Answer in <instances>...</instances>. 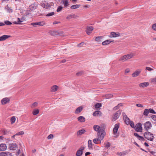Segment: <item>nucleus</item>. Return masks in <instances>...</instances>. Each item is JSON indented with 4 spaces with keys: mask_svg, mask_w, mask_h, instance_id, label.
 <instances>
[{
    "mask_svg": "<svg viewBox=\"0 0 156 156\" xmlns=\"http://www.w3.org/2000/svg\"><path fill=\"white\" fill-rule=\"evenodd\" d=\"M134 56L133 53H130L129 54L125 55L122 56L119 59V61L122 62H125L132 58Z\"/></svg>",
    "mask_w": 156,
    "mask_h": 156,
    "instance_id": "f257e3e1",
    "label": "nucleus"
},
{
    "mask_svg": "<svg viewBox=\"0 0 156 156\" xmlns=\"http://www.w3.org/2000/svg\"><path fill=\"white\" fill-rule=\"evenodd\" d=\"M144 135L146 139L152 141H153L154 138L153 134L148 131L145 132L144 134Z\"/></svg>",
    "mask_w": 156,
    "mask_h": 156,
    "instance_id": "f03ea898",
    "label": "nucleus"
},
{
    "mask_svg": "<svg viewBox=\"0 0 156 156\" xmlns=\"http://www.w3.org/2000/svg\"><path fill=\"white\" fill-rule=\"evenodd\" d=\"M105 134L106 133L104 130L102 129L98 132L97 137L101 141L104 139Z\"/></svg>",
    "mask_w": 156,
    "mask_h": 156,
    "instance_id": "7ed1b4c3",
    "label": "nucleus"
},
{
    "mask_svg": "<svg viewBox=\"0 0 156 156\" xmlns=\"http://www.w3.org/2000/svg\"><path fill=\"white\" fill-rule=\"evenodd\" d=\"M41 4L43 7L45 9H47L52 5L53 3L52 2H48L44 0L42 2Z\"/></svg>",
    "mask_w": 156,
    "mask_h": 156,
    "instance_id": "20e7f679",
    "label": "nucleus"
},
{
    "mask_svg": "<svg viewBox=\"0 0 156 156\" xmlns=\"http://www.w3.org/2000/svg\"><path fill=\"white\" fill-rule=\"evenodd\" d=\"M26 18L25 16H23L21 18H18L17 21L13 22V23L15 24L21 25L22 23H21L26 20Z\"/></svg>",
    "mask_w": 156,
    "mask_h": 156,
    "instance_id": "39448f33",
    "label": "nucleus"
},
{
    "mask_svg": "<svg viewBox=\"0 0 156 156\" xmlns=\"http://www.w3.org/2000/svg\"><path fill=\"white\" fill-rule=\"evenodd\" d=\"M122 111L121 110H119L116 112V113L113 115L112 117V121H115L119 117Z\"/></svg>",
    "mask_w": 156,
    "mask_h": 156,
    "instance_id": "423d86ee",
    "label": "nucleus"
},
{
    "mask_svg": "<svg viewBox=\"0 0 156 156\" xmlns=\"http://www.w3.org/2000/svg\"><path fill=\"white\" fill-rule=\"evenodd\" d=\"M45 24L44 21H40L35 23H32L30 24L32 25L34 27H36V25H38L40 26H43Z\"/></svg>",
    "mask_w": 156,
    "mask_h": 156,
    "instance_id": "0eeeda50",
    "label": "nucleus"
},
{
    "mask_svg": "<svg viewBox=\"0 0 156 156\" xmlns=\"http://www.w3.org/2000/svg\"><path fill=\"white\" fill-rule=\"evenodd\" d=\"M144 129L146 130H148L151 127L152 125L151 122L148 121L144 123Z\"/></svg>",
    "mask_w": 156,
    "mask_h": 156,
    "instance_id": "6e6552de",
    "label": "nucleus"
},
{
    "mask_svg": "<svg viewBox=\"0 0 156 156\" xmlns=\"http://www.w3.org/2000/svg\"><path fill=\"white\" fill-rule=\"evenodd\" d=\"M134 128L135 130L138 132H141L142 130L141 124L140 123L137 124Z\"/></svg>",
    "mask_w": 156,
    "mask_h": 156,
    "instance_id": "1a4fd4ad",
    "label": "nucleus"
},
{
    "mask_svg": "<svg viewBox=\"0 0 156 156\" xmlns=\"http://www.w3.org/2000/svg\"><path fill=\"white\" fill-rule=\"evenodd\" d=\"M85 148L84 147H81L77 151L76 155L77 156H81L83 154V151Z\"/></svg>",
    "mask_w": 156,
    "mask_h": 156,
    "instance_id": "9d476101",
    "label": "nucleus"
},
{
    "mask_svg": "<svg viewBox=\"0 0 156 156\" xmlns=\"http://www.w3.org/2000/svg\"><path fill=\"white\" fill-rule=\"evenodd\" d=\"M119 127V123H117L115 124L114 126V127L113 129V134L116 136H117V132L118 129Z\"/></svg>",
    "mask_w": 156,
    "mask_h": 156,
    "instance_id": "9b49d317",
    "label": "nucleus"
},
{
    "mask_svg": "<svg viewBox=\"0 0 156 156\" xmlns=\"http://www.w3.org/2000/svg\"><path fill=\"white\" fill-rule=\"evenodd\" d=\"M10 102V99L8 98H5L1 101V103L2 105H5L8 104Z\"/></svg>",
    "mask_w": 156,
    "mask_h": 156,
    "instance_id": "f8f14e48",
    "label": "nucleus"
},
{
    "mask_svg": "<svg viewBox=\"0 0 156 156\" xmlns=\"http://www.w3.org/2000/svg\"><path fill=\"white\" fill-rule=\"evenodd\" d=\"M120 34L119 33H115V32H112L110 33V35L109 36V37H115L120 36Z\"/></svg>",
    "mask_w": 156,
    "mask_h": 156,
    "instance_id": "ddd939ff",
    "label": "nucleus"
},
{
    "mask_svg": "<svg viewBox=\"0 0 156 156\" xmlns=\"http://www.w3.org/2000/svg\"><path fill=\"white\" fill-rule=\"evenodd\" d=\"M93 29V27L92 26H87L86 31L87 34L88 35L92 33Z\"/></svg>",
    "mask_w": 156,
    "mask_h": 156,
    "instance_id": "4468645a",
    "label": "nucleus"
},
{
    "mask_svg": "<svg viewBox=\"0 0 156 156\" xmlns=\"http://www.w3.org/2000/svg\"><path fill=\"white\" fill-rule=\"evenodd\" d=\"M0 156H12V153L9 152H3L0 153Z\"/></svg>",
    "mask_w": 156,
    "mask_h": 156,
    "instance_id": "2eb2a0df",
    "label": "nucleus"
},
{
    "mask_svg": "<svg viewBox=\"0 0 156 156\" xmlns=\"http://www.w3.org/2000/svg\"><path fill=\"white\" fill-rule=\"evenodd\" d=\"M17 147V146L16 144L13 143H10L9 144V147L10 150H14Z\"/></svg>",
    "mask_w": 156,
    "mask_h": 156,
    "instance_id": "dca6fc26",
    "label": "nucleus"
},
{
    "mask_svg": "<svg viewBox=\"0 0 156 156\" xmlns=\"http://www.w3.org/2000/svg\"><path fill=\"white\" fill-rule=\"evenodd\" d=\"M141 70L139 69L136 70L132 74V76L133 77H135L138 76L141 72Z\"/></svg>",
    "mask_w": 156,
    "mask_h": 156,
    "instance_id": "f3484780",
    "label": "nucleus"
},
{
    "mask_svg": "<svg viewBox=\"0 0 156 156\" xmlns=\"http://www.w3.org/2000/svg\"><path fill=\"white\" fill-rule=\"evenodd\" d=\"M78 16L75 15V14H70L68 16H67L66 17V18L68 20H69L70 19H72V18H75L76 19L78 18Z\"/></svg>",
    "mask_w": 156,
    "mask_h": 156,
    "instance_id": "a211bd4d",
    "label": "nucleus"
},
{
    "mask_svg": "<svg viewBox=\"0 0 156 156\" xmlns=\"http://www.w3.org/2000/svg\"><path fill=\"white\" fill-rule=\"evenodd\" d=\"M7 149V146L5 144H0V151H5Z\"/></svg>",
    "mask_w": 156,
    "mask_h": 156,
    "instance_id": "6ab92c4d",
    "label": "nucleus"
},
{
    "mask_svg": "<svg viewBox=\"0 0 156 156\" xmlns=\"http://www.w3.org/2000/svg\"><path fill=\"white\" fill-rule=\"evenodd\" d=\"M10 37V36L8 35H3L0 37V41H4Z\"/></svg>",
    "mask_w": 156,
    "mask_h": 156,
    "instance_id": "aec40b11",
    "label": "nucleus"
},
{
    "mask_svg": "<svg viewBox=\"0 0 156 156\" xmlns=\"http://www.w3.org/2000/svg\"><path fill=\"white\" fill-rule=\"evenodd\" d=\"M102 113L99 111H97L94 112L93 113V115L94 116H101Z\"/></svg>",
    "mask_w": 156,
    "mask_h": 156,
    "instance_id": "412c9836",
    "label": "nucleus"
},
{
    "mask_svg": "<svg viewBox=\"0 0 156 156\" xmlns=\"http://www.w3.org/2000/svg\"><path fill=\"white\" fill-rule=\"evenodd\" d=\"M88 148L90 150L93 149V144L92 140H89L88 141Z\"/></svg>",
    "mask_w": 156,
    "mask_h": 156,
    "instance_id": "4be33fe9",
    "label": "nucleus"
},
{
    "mask_svg": "<svg viewBox=\"0 0 156 156\" xmlns=\"http://www.w3.org/2000/svg\"><path fill=\"white\" fill-rule=\"evenodd\" d=\"M58 88V87L57 86L55 85L51 87V91L52 92H55L56 91Z\"/></svg>",
    "mask_w": 156,
    "mask_h": 156,
    "instance_id": "5701e85b",
    "label": "nucleus"
},
{
    "mask_svg": "<svg viewBox=\"0 0 156 156\" xmlns=\"http://www.w3.org/2000/svg\"><path fill=\"white\" fill-rule=\"evenodd\" d=\"M123 119L125 120L126 123L127 125L129 124V122L130 121L129 118L126 115L123 116Z\"/></svg>",
    "mask_w": 156,
    "mask_h": 156,
    "instance_id": "b1692460",
    "label": "nucleus"
},
{
    "mask_svg": "<svg viewBox=\"0 0 156 156\" xmlns=\"http://www.w3.org/2000/svg\"><path fill=\"white\" fill-rule=\"evenodd\" d=\"M149 84L148 82H144L143 83H140L139 84V86L140 87H146Z\"/></svg>",
    "mask_w": 156,
    "mask_h": 156,
    "instance_id": "393cba45",
    "label": "nucleus"
},
{
    "mask_svg": "<svg viewBox=\"0 0 156 156\" xmlns=\"http://www.w3.org/2000/svg\"><path fill=\"white\" fill-rule=\"evenodd\" d=\"M83 107L82 106H80L76 108L75 111V113L77 114L80 113L83 110Z\"/></svg>",
    "mask_w": 156,
    "mask_h": 156,
    "instance_id": "a878e982",
    "label": "nucleus"
},
{
    "mask_svg": "<svg viewBox=\"0 0 156 156\" xmlns=\"http://www.w3.org/2000/svg\"><path fill=\"white\" fill-rule=\"evenodd\" d=\"M77 119L80 122H84L85 121V118L83 116H80L77 118Z\"/></svg>",
    "mask_w": 156,
    "mask_h": 156,
    "instance_id": "bb28decb",
    "label": "nucleus"
},
{
    "mask_svg": "<svg viewBox=\"0 0 156 156\" xmlns=\"http://www.w3.org/2000/svg\"><path fill=\"white\" fill-rule=\"evenodd\" d=\"M86 132V131L84 129H82L78 130L77 133V135H81L84 134Z\"/></svg>",
    "mask_w": 156,
    "mask_h": 156,
    "instance_id": "cd10ccee",
    "label": "nucleus"
},
{
    "mask_svg": "<svg viewBox=\"0 0 156 156\" xmlns=\"http://www.w3.org/2000/svg\"><path fill=\"white\" fill-rule=\"evenodd\" d=\"M62 2L65 7H67L69 5L68 0H62Z\"/></svg>",
    "mask_w": 156,
    "mask_h": 156,
    "instance_id": "c85d7f7f",
    "label": "nucleus"
},
{
    "mask_svg": "<svg viewBox=\"0 0 156 156\" xmlns=\"http://www.w3.org/2000/svg\"><path fill=\"white\" fill-rule=\"evenodd\" d=\"M103 37L102 36H100L96 37L95 39V41L97 42H100L101 41V39H102Z\"/></svg>",
    "mask_w": 156,
    "mask_h": 156,
    "instance_id": "c756f323",
    "label": "nucleus"
},
{
    "mask_svg": "<svg viewBox=\"0 0 156 156\" xmlns=\"http://www.w3.org/2000/svg\"><path fill=\"white\" fill-rule=\"evenodd\" d=\"M94 130L97 132H98L100 130H101L100 128V127L98 125H94L93 126Z\"/></svg>",
    "mask_w": 156,
    "mask_h": 156,
    "instance_id": "7c9ffc66",
    "label": "nucleus"
},
{
    "mask_svg": "<svg viewBox=\"0 0 156 156\" xmlns=\"http://www.w3.org/2000/svg\"><path fill=\"white\" fill-rule=\"evenodd\" d=\"M36 5L35 3L32 4L29 6V8L30 10H33L36 9Z\"/></svg>",
    "mask_w": 156,
    "mask_h": 156,
    "instance_id": "2f4dec72",
    "label": "nucleus"
},
{
    "mask_svg": "<svg viewBox=\"0 0 156 156\" xmlns=\"http://www.w3.org/2000/svg\"><path fill=\"white\" fill-rule=\"evenodd\" d=\"M112 41L110 40H106L102 42V44L103 45H105L110 43Z\"/></svg>",
    "mask_w": 156,
    "mask_h": 156,
    "instance_id": "473e14b6",
    "label": "nucleus"
},
{
    "mask_svg": "<svg viewBox=\"0 0 156 156\" xmlns=\"http://www.w3.org/2000/svg\"><path fill=\"white\" fill-rule=\"evenodd\" d=\"M80 6V5H74L71 6L70 7V8L71 9H75L79 8Z\"/></svg>",
    "mask_w": 156,
    "mask_h": 156,
    "instance_id": "72a5a7b5",
    "label": "nucleus"
},
{
    "mask_svg": "<svg viewBox=\"0 0 156 156\" xmlns=\"http://www.w3.org/2000/svg\"><path fill=\"white\" fill-rule=\"evenodd\" d=\"M2 132L4 134H8L9 133V131L5 129H3L1 130Z\"/></svg>",
    "mask_w": 156,
    "mask_h": 156,
    "instance_id": "f704fd0d",
    "label": "nucleus"
},
{
    "mask_svg": "<svg viewBox=\"0 0 156 156\" xmlns=\"http://www.w3.org/2000/svg\"><path fill=\"white\" fill-rule=\"evenodd\" d=\"M51 33L52 35L55 36L58 34L59 35V33L57 31H51Z\"/></svg>",
    "mask_w": 156,
    "mask_h": 156,
    "instance_id": "c9c22d12",
    "label": "nucleus"
},
{
    "mask_svg": "<svg viewBox=\"0 0 156 156\" xmlns=\"http://www.w3.org/2000/svg\"><path fill=\"white\" fill-rule=\"evenodd\" d=\"M149 113V110L148 109H145L143 113V115H144L147 116L148 115Z\"/></svg>",
    "mask_w": 156,
    "mask_h": 156,
    "instance_id": "e433bc0d",
    "label": "nucleus"
},
{
    "mask_svg": "<svg viewBox=\"0 0 156 156\" xmlns=\"http://www.w3.org/2000/svg\"><path fill=\"white\" fill-rule=\"evenodd\" d=\"M39 112V110L38 109H34V110L33 112V114L34 115H36L37 114H38Z\"/></svg>",
    "mask_w": 156,
    "mask_h": 156,
    "instance_id": "4c0bfd02",
    "label": "nucleus"
},
{
    "mask_svg": "<svg viewBox=\"0 0 156 156\" xmlns=\"http://www.w3.org/2000/svg\"><path fill=\"white\" fill-rule=\"evenodd\" d=\"M122 106V103H119V104H118L117 106L113 108V109H114V110H116L118 109L120 107Z\"/></svg>",
    "mask_w": 156,
    "mask_h": 156,
    "instance_id": "58836bf2",
    "label": "nucleus"
},
{
    "mask_svg": "<svg viewBox=\"0 0 156 156\" xmlns=\"http://www.w3.org/2000/svg\"><path fill=\"white\" fill-rule=\"evenodd\" d=\"M100 141L101 140L99 139L98 137H97V138H95L93 140V142L96 144H98V141Z\"/></svg>",
    "mask_w": 156,
    "mask_h": 156,
    "instance_id": "ea45409f",
    "label": "nucleus"
},
{
    "mask_svg": "<svg viewBox=\"0 0 156 156\" xmlns=\"http://www.w3.org/2000/svg\"><path fill=\"white\" fill-rule=\"evenodd\" d=\"M102 106L101 104L100 103H97L95 105V107L96 108H99Z\"/></svg>",
    "mask_w": 156,
    "mask_h": 156,
    "instance_id": "a19ab883",
    "label": "nucleus"
},
{
    "mask_svg": "<svg viewBox=\"0 0 156 156\" xmlns=\"http://www.w3.org/2000/svg\"><path fill=\"white\" fill-rule=\"evenodd\" d=\"M113 96L112 94H107L105 95V98L106 99H109L112 98Z\"/></svg>",
    "mask_w": 156,
    "mask_h": 156,
    "instance_id": "79ce46f5",
    "label": "nucleus"
},
{
    "mask_svg": "<svg viewBox=\"0 0 156 156\" xmlns=\"http://www.w3.org/2000/svg\"><path fill=\"white\" fill-rule=\"evenodd\" d=\"M16 121V118L15 116H12L11 118V123L13 124Z\"/></svg>",
    "mask_w": 156,
    "mask_h": 156,
    "instance_id": "37998d69",
    "label": "nucleus"
},
{
    "mask_svg": "<svg viewBox=\"0 0 156 156\" xmlns=\"http://www.w3.org/2000/svg\"><path fill=\"white\" fill-rule=\"evenodd\" d=\"M24 132L23 131H20L17 133H16V134H15V135L16 136H19V135H21L23 134H24Z\"/></svg>",
    "mask_w": 156,
    "mask_h": 156,
    "instance_id": "c03bdc74",
    "label": "nucleus"
},
{
    "mask_svg": "<svg viewBox=\"0 0 156 156\" xmlns=\"http://www.w3.org/2000/svg\"><path fill=\"white\" fill-rule=\"evenodd\" d=\"M149 113H153V114H156V112L152 109L150 108L148 109Z\"/></svg>",
    "mask_w": 156,
    "mask_h": 156,
    "instance_id": "a18cd8bd",
    "label": "nucleus"
},
{
    "mask_svg": "<svg viewBox=\"0 0 156 156\" xmlns=\"http://www.w3.org/2000/svg\"><path fill=\"white\" fill-rule=\"evenodd\" d=\"M55 14V13L54 12H52L48 13L46 15L47 16H51L54 15Z\"/></svg>",
    "mask_w": 156,
    "mask_h": 156,
    "instance_id": "49530a36",
    "label": "nucleus"
},
{
    "mask_svg": "<svg viewBox=\"0 0 156 156\" xmlns=\"http://www.w3.org/2000/svg\"><path fill=\"white\" fill-rule=\"evenodd\" d=\"M129 124L133 128H134L135 127L134 124L133 122L132 121H130L129 122Z\"/></svg>",
    "mask_w": 156,
    "mask_h": 156,
    "instance_id": "de8ad7c7",
    "label": "nucleus"
},
{
    "mask_svg": "<svg viewBox=\"0 0 156 156\" xmlns=\"http://www.w3.org/2000/svg\"><path fill=\"white\" fill-rule=\"evenodd\" d=\"M105 146L106 147H109L110 146V143L109 142H107L105 144Z\"/></svg>",
    "mask_w": 156,
    "mask_h": 156,
    "instance_id": "09e8293b",
    "label": "nucleus"
},
{
    "mask_svg": "<svg viewBox=\"0 0 156 156\" xmlns=\"http://www.w3.org/2000/svg\"><path fill=\"white\" fill-rule=\"evenodd\" d=\"M4 23H5L7 25H10L12 24V23L8 20L5 21Z\"/></svg>",
    "mask_w": 156,
    "mask_h": 156,
    "instance_id": "8fccbe9b",
    "label": "nucleus"
},
{
    "mask_svg": "<svg viewBox=\"0 0 156 156\" xmlns=\"http://www.w3.org/2000/svg\"><path fill=\"white\" fill-rule=\"evenodd\" d=\"M62 7L61 6H59L57 8V12H59L62 9Z\"/></svg>",
    "mask_w": 156,
    "mask_h": 156,
    "instance_id": "3c124183",
    "label": "nucleus"
},
{
    "mask_svg": "<svg viewBox=\"0 0 156 156\" xmlns=\"http://www.w3.org/2000/svg\"><path fill=\"white\" fill-rule=\"evenodd\" d=\"M53 135L52 134H50L48 135L47 137L48 139H52L53 138Z\"/></svg>",
    "mask_w": 156,
    "mask_h": 156,
    "instance_id": "603ef678",
    "label": "nucleus"
},
{
    "mask_svg": "<svg viewBox=\"0 0 156 156\" xmlns=\"http://www.w3.org/2000/svg\"><path fill=\"white\" fill-rule=\"evenodd\" d=\"M152 27L154 30L156 31V23L153 24Z\"/></svg>",
    "mask_w": 156,
    "mask_h": 156,
    "instance_id": "864d4df0",
    "label": "nucleus"
},
{
    "mask_svg": "<svg viewBox=\"0 0 156 156\" xmlns=\"http://www.w3.org/2000/svg\"><path fill=\"white\" fill-rule=\"evenodd\" d=\"M84 44V43L83 42H82L78 44L77 45V46L79 47H81L83 46Z\"/></svg>",
    "mask_w": 156,
    "mask_h": 156,
    "instance_id": "5fc2aeb1",
    "label": "nucleus"
},
{
    "mask_svg": "<svg viewBox=\"0 0 156 156\" xmlns=\"http://www.w3.org/2000/svg\"><path fill=\"white\" fill-rule=\"evenodd\" d=\"M151 117L153 120L156 121V115H153L151 116Z\"/></svg>",
    "mask_w": 156,
    "mask_h": 156,
    "instance_id": "6e6d98bb",
    "label": "nucleus"
},
{
    "mask_svg": "<svg viewBox=\"0 0 156 156\" xmlns=\"http://www.w3.org/2000/svg\"><path fill=\"white\" fill-rule=\"evenodd\" d=\"M37 102H34L33 104H32L31 107L32 108L36 107L37 106Z\"/></svg>",
    "mask_w": 156,
    "mask_h": 156,
    "instance_id": "4d7b16f0",
    "label": "nucleus"
},
{
    "mask_svg": "<svg viewBox=\"0 0 156 156\" xmlns=\"http://www.w3.org/2000/svg\"><path fill=\"white\" fill-rule=\"evenodd\" d=\"M94 149L95 150L98 151L100 150V147L97 145H95L94 146Z\"/></svg>",
    "mask_w": 156,
    "mask_h": 156,
    "instance_id": "13d9d810",
    "label": "nucleus"
},
{
    "mask_svg": "<svg viewBox=\"0 0 156 156\" xmlns=\"http://www.w3.org/2000/svg\"><path fill=\"white\" fill-rule=\"evenodd\" d=\"M117 154L121 156L123 155H125L126 154L124 152H118L117 153Z\"/></svg>",
    "mask_w": 156,
    "mask_h": 156,
    "instance_id": "bf43d9fd",
    "label": "nucleus"
},
{
    "mask_svg": "<svg viewBox=\"0 0 156 156\" xmlns=\"http://www.w3.org/2000/svg\"><path fill=\"white\" fill-rule=\"evenodd\" d=\"M146 69L147 70L149 71H151L153 70L152 69L149 67H146Z\"/></svg>",
    "mask_w": 156,
    "mask_h": 156,
    "instance_id": "052dcab7",
    "label": "nucleus"
},
{
    "mask_svg": "<svg viewBox=\"0 0 156 156\" xmlns=\"http://www.w3.org/2000/svg\"><path fill=\"white\" fill-rule=\"evenodd\" d=\"M134 135L135 136H136L137 138V139L139 138V137L140 136L138 135V134L136 133H134Z\"/></svg>",
    "mask_w": 156,
    "mask_h": 156,
    "instance_id": "680f3d73",
    "label": "nucleus"
},
{
    "mask_svg": "<svg viewBox=\"0 0 156 156\" xmlns=\"http://www.w3.org/2000/svg\"><path fill=\"white\" fill-rule=\"evenodd\" d=\"M138 139L140 140L143 141L144 140V139L143 136H140L139 137Z\"/></svg>",
    "mask_w": 156,
    "mask_h": 156,
    "instance_id": "e2e57ef3",
    "label": "nucleus"
},
{
    "mask_svg": "<svg viewBox=\"0 0 156 156\" xmlns=\"http://www.w3.org/2000/svg\"><path fill=\"white\" fill-rule=\"evenodd\" d=\"M151 81L156 83V77L154 78H153L151 80Z\"/></svg>",
    "mask_w": 156,
    "mask_h": 156,
    "instance_id": "0e129e2a",
    "label": "nucleus"
},
{
    "mask_svg": "<svg viewBox=\"0 0 156 156\" xmlns=\"http://www.w3.org/2000/svg\"><path fill=\"white\" fill-rule=\"evenodd\" d=\"M130 71V70L129 69H126L125 71V73L126 74L127 73H128Z\"/></svg>",
    "mask_w": 156,
    "mask_h": 156,
    "instance_id": "69168bd1",
    "label": "nucleus"
},
{
    "mask_svg": "<svg viewBox=\"0 0 156 156\" xmlns=\"http://www.w3.org/2000/svg\"><path fill=\"white\" fill-rule=\"evenodd\" d=\"M136 106L138 107L142 108L143 107V106L142 104H137Z\"/></svg>",
    "mask_w": 156,
    "mask_h": 156,
    "instance_id": "338daca9",
    "label": "nucleus"
},
{
    "mask_svg": "<svg viewBox=\"0 0 156 156\" xmlns=\"http://www.w3.org/2000/svg\"><path fill=\"white\" fill-rule=\"evenodd\" d=\"M82 73L81 72H80L76 73V75L77 76H80L82 74Z\"/></svg>",
    "mask_w": 156,
    "mask_h": 156,
    "instance_id": "774afa93",
    "label": "nucleus"
}]
</instances>
